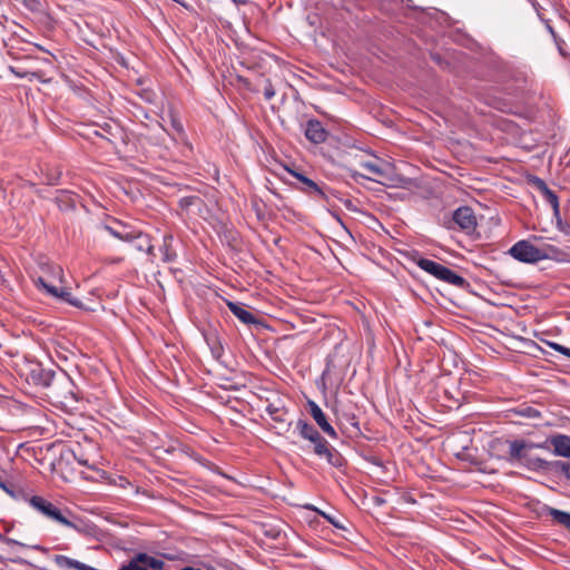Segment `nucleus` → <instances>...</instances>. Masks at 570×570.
I'll list each match as a JSON object with an SVG mask.
<instances>
[{"label":"nucleus","instance_id":"6ab92c4d","mask_svg":"<svg viewBox=\"0 0 570 570\" xmlns=\"http://www.w3.org/2000/svg\"><path fill=\"white\" fill-rule=\"evenodd\" d=\"M439 279H441L448 284L454 285L459 288H464L468 285V282L465 281V278H463L461 275L456 274L455 272H453L452 269H450L446 266L443 267Z\"/></svg>","mask_w":570,"mask_h":570},{"label":"nucleus","instance_id":"9d476101","mask_svg":"<svg viewBox=\"0 0 570 570\" xmlns=\"http://www.w3.org/2000/svg\"><path fill=\"white\" fill-rule=\"evenodd\" d=\"M57 377L58 375L55 371L43 368L40 364H35L29 373V379L33 384L49 389Z\"/></svg>","mask_w":570,"mask_h":570},{"label":"nucleus","instance_id":"f3484780","mask_svg":"<svg viewBox=\"0 0 570 570\" xmlns=\"http://www.w3.org/2000/svg\"><path fill=\"white\" fill-rule=\"evenodd\" d=\"M174 236L171 234H165L163 237V245L159 247V250L163 254V262L173 263L177 258V253L173 246Z\"/></svg>","mask_w":570,"mask_h":570},{"label":"nucleus","instance_id":"79ce46f5","mask_svg":"<svg viewBox=\"0 0 570 570\" xmlns=\"http://www.w3.org/2000/svg\"><path fill=\"white\" fill-rule=\"evenodd\" d=\"M351 420H352V424L356 426V425H357V423H356V421H355V416H352V417H351Z\"/></svg>","mask_w":570,"mask_h":570},{"label":"nucleus","instance_id":"a211bd4d","mask_svg":"<svg viewBox=\"0 0 570 570\" xmlns=\"http://www.w3.org/2000/svg\"><path fill=\"white\" fill-rule=\"evenodd\" d=\"M228 308L230 312L244 324H255L256 318L255 316L247 309H245L242 305L234 302L227 303Z\"/></svg>","mask_w":570,"mask_h":570},{"label":"nucleus","instance_id":"c85d7f7f","mask_svg":"<svg viewBox=\"0 0 570 570\" xmlns=\"http://www.w3.org/2000/svg\"><path fill=\"white\" fill-rule=\"evenodd\" d=\"M264 96L267 100H271L275 96V90L271 83H268L264 89Z\"/></svg>","mask_w":570,"mask_h":570},{"label":"nucleus","instance_id":"393cba45","mask_svg":"<svg viewBox=\"0 0 570 570\" xmlns=\"http://www.w3.org/2000/svg\"><path fill=\"white\" fill-rule=\"evenodd\" d=\"M523 416L530 417V419H537L540 416V412L537 409L533 407H525L520 412Z\"/></svg>","mask_w":570,"mask_h":570},{"label":"nucleus","instance_id":"7ed1b4c3","mask_svg":"<svg viewBox=\"0 0 570 570\" xmlns=\"http://www.w3.org/2000/svg\"><path fill=\"white\" fill-rule=\"evenodd\" d=\"M105 230H107L115 238L120 239L122 242L132 243L134 247L139 252H147L149 259L153 262L155 257L154 246L151 240L147 234L141 232H137L130 229L129 227L117 223L116 226L105 225Z\"/></svg>","mask_w":570,"mask_h":570},{"label":"nucleus","instance_id":"37998d69","mask_svg":"<svg viewBox=\"0 0 570 570\" xmlns=\"http://www.w3.org/2000/svg\"><path fill=\"white\" fill-rule=\"evenodd\" d=\"M383 502H384V500L377 499V503L382 504Z\"/></svg>","mask_w":570,"mask_h":570},{"label":"nucleus","instance_id":"a19ab883","mask_svg":"<svg viewBox=\"0 0 570 570\" xmlns=\"http://www.w3.org/2000/svg\"><path fill=\"white\" fill-rule=\"evenodd\" d=\"M181 570H202V569L193 568V567H185Z\"/></svg>","mask_w":570,"mask_h":570},{"label":"nucleus","instance_id":"2f4dec72","mask_svg":"<svg viewBox=\"0 0 570 570\" xmlns=\"http://www.w3.org/2000/svg\"><path fill=\"white\" fill-rule=\"evenodd\" d=\"M343 203H344V206H345L347 209H350V210H356V208H355V206H354V204H353V202H352L351 199H345Z\"/></svg>","mask_w":570,"mask_h":570},{"label":"nucleus","instance_id":"6e6552de","mask_svg":"<svg viewBox=\"0 0 570 570\" xmlns=\"http://www.w3.org/2000/svg\"><path fill=\"white\" fill-rule=\"evenodd\" d=\"M314 445V453L324 458L328 464L335 468L343 465V456L341 453L330 445V443L321 435L317 441L312 442Z\"/></svg>","mask_w":570,"mask_h":570},{"label":"nucleus","instance_id":"dca6fc26","mask_svg":"<svg viewBox=\"0 0 570 570\" xmlns=\"http://www.w3.org/2000/svg\"><path fill=\"white\" fill-rule=\"evenodd\" d=\"M543 513L551 517L553 522L570 531V513L548 505L543 507Z\"/></svg>","mask_w":570,"mask_h":570},{"label":"nucleus","instance_id":"5701e85b","mask_svg":"<svg viewBox=\"0 0 570 570\" xmlns=\"http://www.w3.org/2000/svg\"><path fill=\"white\" fill-rule=\"evenodd\" d=\"M544 198L551 205V207L553 209V216H558V214H560V209H559V198H558L557 194L553 190H551L550 193H548V195Z\"/></svg>","mask_w":570,"mask_h":570},{"label":"nucleus","instance_id":"9b49d317","mask_svg":"<svg viewBox=\"0 0 570 570\" xmlns=\"http://www.w3.org/2000/svg\"><path fill=\"white\" fill-rule=\"evenodd\" d=\"M308 412L311 416L314 419V421L317 423V425L322 429L324 433H326L331 438H336V431L334 428L327 422L326 415L322 411V409L314 402L308 401L307 402Z\"/></svg>","mask_w":570,"mask_h":570},{"label":"nucleus","instance_id":"58836bf2","mask_svg":"<svg viewBox=\"0 0 570 570\" xmlns=\"http://www.w3.org/2000/svg\"><path fill=\"white\" fill-rule=\"evenodd\" d=\"M78 462L81 464V465H86V466H89L88 464V461L87 460H81L79 459Z\"/></svg>","mask_w":570,"mask_h":570},{"label":"nucleus","instance_id":"c756f323","mask_svg":"<svg viewBox=\"0 0 570 570\" xmlns=\"http://www.w3.org/2000/svg\"><path fill=\"white\" fill-rule=\"evenodd\" d=\"M197 199V197L190 196V197H184L180 199V206L181 207H188L194 204V202Z\"/></svg>","mask_w":570,"mask_h":570},{"label":"nucleus","instance_id":"b1692460","mask_svg":"<svg viewBox=\"0 0 570 570\" xmlns=\"http://www.w3.org/2000/svg\"><path fill=\"white\" fill-rule=\"evenodd\" d=\"M556 220H557V227L558 229L563 233L570 240V225L564 223L561 217H560V214H558V216H554Z\"/></svg>","mask_w":570,"mask_h":570},{"label":"nucleus","instance_id":"20e7f679","mask_svg":"<svg viewBox=\"0 0 570 570\" xmlns=\"http://www.w3.org/2000/svg\"><path fill=\"white\" fill-rule=\"evenodd\" d=\"M534 448H541L539 444L528 443L522 440H515L510 443L509 454L512 460L519 462L531 471L546 470L549 466L548 461L531 453Z\"/></svg>","mask_w":570,"mask_h":570},{"label":"nucleus","instance_id":"ea45409f","mask_svg":"<svg viewBox=\"0 0 570 570\" xmlns=\"http://www.w3.org/2000/svg\"><path fill=\"white\" fill-rule=\"evenodd\" d=\"M174 126H175V128H176L177 130H179V131H181V130H183V127H181V125H180V124H178V122H174Z\"/></svg>","mask_w":570,"mask_h":570},{"label":"nucleus","instance_id":"ddd939ff","mask_svg":"<svg viewBox=\"0 0 570 570\" xmlns=\"http://www.w3.org/2000/svg\"><path fill=\"white\" fill-rule=\"evenodd\" d=\"M305 136L309 141L321 144L326 140L327 131L318 120H309L306 124Z\"/></svg>","mask_w":570,"mask_h":570},{"label":"nucleus","instance_id":"aec40b11","mask_svg":"<svg viewBox=\"0 0 570 570\" xmlns=\"http://www.w3.org/2000/svg\"><path fill=\"white\" fill-rule=\"evenodd\" d=\"M296 429H297L299 435L303 439L308 440L309 442L317 441L318 438L321 436L318 431L312 424H309L308 422H306L304 420L297 421Z\"/></svg>","mask_w":570,"mask_h":570},{"label":"nucleus","instance_id":"39448f33","mask_svg":"<svg viewBox=\"0 0 570 570\" xmlns=\"http://www.w3.org/2000/svg\"><path fill=\"white\" fill-rule=\"evenodd\" d=\"M29 503L35 510H37L43 517L67 528L80 531V528L75 522L76 517L69 510L62 511L53 503L38 495L31 497Z\"/></svg>","mask_w":570,"mask_h":570},{"label":"nucleus","instance_id":"4468645a","mask_svg":"<svg viewBox=\"0 0 570 570\" xmlns=\"http://www.w3.org/2000/svg\"><path fill=\"white\" fill-rule=\"evenodd\" d=\"M289 174L304 184V191L318 196L322 199H327L326 193L315 181L296 170H289Z\"/></svg>","mask_w":570,"mask_h":570},{"label":"nucleus","instance_id":"c9c22d12","mask_svg":"<svg viewBox=\"0 0 570 570\" xmlns=\"http://www.w3.org/2000/svg\"><path fill=\"white\" fill-rule=\"evenodd\" d=\"M0 541H6L8 543H18L16 540L13 539H9V538H4L1 533H0Z\"/></svg>","mask_w":570,"mask_h":570},{"label":"nucleus","instance_id":"bb28decb","mask_svg":"<svg viewBox=\"0 0 570 570\" xmlns=\"http://www.w3.org/2000/svg\"><path fill=\"white\" fill-rule=\"evenodd\" d=\"M318 513L324 518L326 519L331 524H333L335 528H343L340 522L331 514H327L325 512H322V511H318Z\"/></svg>","mask_w":570,"mask_h":570},{"label":"nucleus","instance_id":"423d86ee","mask_svg":"<svg viewBox=\"0 0 570 570\" xmlns=\"http://www.w3.org/2000/svg\"><path fill=\"white\" fill-rule=\"evenodd\" d=\"M50 397L63 407H73L78 402L76 386L66 373H59L50 386Z\"/></svg>","mask_w":570,"mask_h":570},{"label":"nucleus","instance_id":"4c0bfd02","mask_svg":"<svg viewBox=\"0 0 570 570\" xmlns=\"http://www.w3.org/2000/svg\"><path fill=\"white\" fill-rule=\"evenodd\" d=\"M541 183H544L542 179L540 178H535L534 180V185L537 186V188L540 190L542 188V185Z\"/></svg>","mask_w":570,"mask_h":570},{"label":"nucleus","instance_id":"7c9ffc66","mask_svg":"<svg viewBox=\"0 0 570 570\" xmlns=\"http://www.w3.org/2000/svg\"><path fill=\"white\" fill-rule=\"evenodd\" d=\"M0 489L3 490L9 495L14 497L13 490L6 482H3L1 480H0Z\"/></svg>","mask_w":570,"mask_h":570},{"label":"nucleus","instance_id":"2eb2a0df","mask_svg":"<svg viewBox=\"0 0 570 570\" xmlns=\"http://www.w3.org/2000/svg\"><path fill=\"white\" fill-rule=\"evenodd\" d=\"M550 443L557 455L570 459V436L558 434L550 439Z\"/></svg>","mask_w":570,"mask_h":570},{"label":"nucleus","instance_id":"a878e982","mask_svg":"<svg viewBox=\"0 0 570 570\" xmlns=\"http://www.w3.org/2000/svg\"><path fill=\"white\" fill-rule=\"evenodd\" d=\"M110 129H111V126L110 125H106V126L101 127V130H96L95 135H97V136H99L101 138H106V139L110 140V138L107 136V135L112 136Z\"/></svg>","mask_w":570,"mask_h":570},{"label":"nucleus","instance_id":"e433bc0d","mask_svg":"<svg viewBox=\"0 0 570 570\" xmlns=\"http://www.w3.org/2000/svg\"><path fill=\"white\" fill-rule=\"evenodd\" d=\"M10 70L16 73L19 78L26 77V73L17 71L13 67H10Z\"/></svg>","mask_w":570,"mask_h":570},{"label":"nucleus","instance_id":"0eeeda50","mask_svg":"<svg viewBox=\"0 0 570 570\" xmlns=\"http://www.w3.org/2000/svg\"><path fill=\"white\" fill-rule=\"evenodd\" d=\"M165 562L154 558L145 552L137 553L127 563L122 564L119 570H163Z\"/></svg>","mask_w":570,"mask_h":570},{"label":"nucleus","instance_id":"cd10ccee","mask_svg":"<svg viewBox=\"0 0 570 570\" xmlns=\"http://www.w3.org/2000/svg\"><path fill=\"white\" fill-rule=\"evenodd\" d=\"M558 468L568 479H570V461L559 462Z\"/></svg>","mask_w":570,"mask_h":570},{"label":"nucleus","instance_id":"f257e3e1","mask_svg":"<svg viewBox=\"0 0 570 570\" xmlns=\"http://www.w3.org/2000/svg\"><path fill=\"white\" fill-rule=\"evenodd\" d=\"M509 254L519 262L534 264L543 259H553L559 263H570V247L558 248L547 244L539 248L529 240H519L510 249Z\"/></svg>","mask_w":570,"mask_h":570},{"label":"nucleus","instance_id":"f8f14e48","mask_svg":"<svg viewBox=\"0 0 570 570\" xmlns=\"http://www.w3.org/2000/svg\"><path fill=\"white\" fill-rule=\"evenodd\" d=\"M266 411L275 423L273 428L277 431L278 434H283L289 431L291 422L287 421V412L285 410L277 407L274 404H269Z\"/></svg>","mask_w":570,"mask_h":570},{"label":"nucleus","instance_id":"f704fd0d","mask_svg":"<svg viewBox=\"0 0 570 570\" xmlns=\"http://www.w3.org/2000/svg\"><path fill=\"white\" fill-rule=\"evenodd\" d=\"M559 353H561L562 355L570 358V348L569 347L562 345V348Z\"/></svg>","mask_w":570,"mask_h":570},{"label":"nucleus","instance_id":"412c9836","mask_svg":"<svg viewBox=\"0 0 570 570\" xmlns=\"http://www.w3.org/2000/svg\"><path fill=\"white\" fill-rule=\"evenodd\" d=\"M416 264L421 269L431 274L432 276H434L438 279H439V277L442 273V269L444 267V265H442V264H439L434 261H431L428 258H422V257L416 261Z\"/></svg>","mask_w":570,"mask_h":570},{"label":"nucleus","instance_id":"f03ea898","mask_svg":"<svg viewBox=\"0 0 570 570\" xmlns=\"http://www.w3.org/2000/svg\"><path fill=\"white\" fill-rule=\"evenodd\" d=\"M40 269L42 275L35 279L38 289L72 306L79 307L81 305L80 301L75 298L68 289L55 285V282L63 283L65 274L61 266L48 262L41 264Z\"/></svg>","mask_w":570,"mask_h":570},{"label":"nucleus","instance_id":"4be33fe9","mask_svg":"<svg viewBox=\"0 0 570 570\" xmlns=\"http://www.w3.org/2000/svg\"><path fill=\"white\" fill-rule=\"evenodd\" d=\"M361 167L371 173L372 175L376 177H383L384 170L382 167L379 166L377 163L374 161H365L361 164Z\"/></svg>","mask_w":570,"mask_h":570},{"label":"nucleus","instance_id":"473e14b6","mask_svg":"<svg viewBox=\"0 0 570 570\" xmlns=\"http://www.w3.org/2000/svg\"><path fill=\"white\" fill-rule=\"evenodd\" d=\"M541 185H542V188L540 189V191L546 197L548 195V193L551 191V189L548 187V185L546 183H541Z\"/></svg>","mask_w":570,"mask_h":570},{"label":"nucleus","instance_id":"1a4fd4ad","mask_svg":"<svg viewBox=\"0 0 570 570\" xmlns=\"http://www.w3.org/2000/svg\"><path fill=\"white\" fill-rule=\"evenodd\" d=\"M453 222L465 232H472L476 226V217L472 208L468 206H462L454 210Z\"/></svg>","mask_w":570,"mask_h":570},{"label":"nucleus","instance_id":"72a5a7b5","mask_svg":"<svg viewBox=\"0 0 570 570\" xmlns=\"http://www.w3.org/2000/svg\"><path fill=\"white\" fill-rule=\"evenodd\" d=\"M548 345H549L551 348H553L554 351H557V352H560V351H561V348H562V345H561V344H559V343H554V342H549V343H548Z\"/></svg>","mask_w":570,"mask_h":570}]
</instances>
